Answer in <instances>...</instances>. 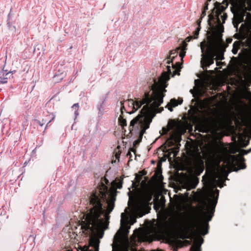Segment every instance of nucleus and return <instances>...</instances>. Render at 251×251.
Segmentation results:
<instances>
[{
    "mask_svg": "<svg viewBox=\"0 0 251 251\" xmlns=\"http://www.w3.org/2000/svg\"><path fill=\"white\" fill-rule=\"evenodd\" d=\"M154 208L156 210H159L160 209L161 211L164 210L165 208V203L163 201H159L155 202L154 204Z\"/></svg>",
    "mask_w": 251,
    "mask_h": 251,
    "instance_id": "16",
    "label": "nucleus"
},
{
    "mask_svg": "<svg viewBox=\"0 0 251 251\" xmlns=\"http://www.w3.org/2000/svg\"><path fill=\"white\" fill-rule=\"evenodd\" d=\"M249 143V141H247L246 143H240V144L242 147H245L248 145Z\"/></svg>",
    "mask_w": 251,
    "mask_h": 251,
    "instance_id": "26",
    "label": "nucleus"
},
{
    "mask_svg": "<svg viewBox=\"0 0 251 251\" xmlns=\"http://www.w3.org/2000/svg\"><path fill=\"white\" fill-rule=\"evenodd\" d=\"M127 251V250H125V251Z\"/></svg>",
    "mask_w": 251,
    "mask_h": 251,
    "instance_id": "34",
    "label": "nucleus"
},
{
    "mask_svg": "<svg viewBox=\"0 0 251 251\" xmlns=\"http://www.w3.org/2000/svg\"><path fill=\"white\" fill-rule=\"evenodd\" d=\"M182 100H176L175 99H172L170 100V103L167 105L168 109L170 111H173V107H175L177 106L178 104H180L182 102Z\"/></svg>",
    "mask_w": 251,
    "mask_h": 251,
    "instance_id": "14",
    "label": "nucleus"
},
{
    "mask_svg": "<svg viewBox=\"0 0 251 251\" xmlns=\"http://www.w3.org/2000/svg\"><path fill=\"white\" fill-rule=\"evenodd\" d=\"M180 135L177 132H176L173 133L170 138L167 140L166 144L169 146H171L174 144L178 143L180 142Z\"/></svg>",
    "mask_w": 251,
    "mask_h": 251,
    "instance_id": "10",
    "label": "nucleus"
},
{
    "mask_svg": "<svg viewBox=\"0 0 251 251\" xmlns=\"http://www.w3.org/2000/svg\"><path fill=\"white\" fill-rule=\"evenodd\" d=\"M224 44L220 40L203 41L201 43L202 52L201 63L203 70H206L207 66L214 63L215 56L217 66H219L222 64L220 61L224 59Z\"/></svg>",
    "mask_w": 251,
    "mask_h": 251,
    "instance_id": "5",
    "label": "nucleus"
},
{
    "mask_svg": "<svg viewBox=\"0 0 251 251\" xmlns=\"http://www.w3.org/2000/svg\"><path fill=\"white\" fill-rule=\"evenodd\" d=\"M8 74L6 71L2 69H0V83H4L6 82V79Z\"/></svg>",
    "mask_w": 251,
    "mask_h": 251,
    "instance_id": "15",
    "label": "nucleus"
},
{
    "mask_svg": "<svg viewBox=\"0 0 251 251\" xmlns=\"http://www.w3.org/2000/svg\"><path fill=\"white\" fill-rule=\"evenodd\" d=\"M240 45V43L239 41H236L234 43V44L233 45V49L232 50V51L233 54H235L237 53Z\"/></svg>",
    "mask_w": 251,
    "mask_h": 251,
    "instance_id": "17",
    "label": "nucleus"
},
{
    "mask_svg": "<svg viewBox=\"0 0 251 251\" xmlns=\"http://www.w3.org/2000/svg\"><path fill=\"white\" fill-rule=\"evenodd\" d=\"M228 118L225 115L217 116L211 121V126L217 129H223L228 124Z\"/></svg>",
    "mask_w": 251,
    "mask_h": 251,
    "instance_id": "9",
    "label": "nucleus"
},
{
    "mask_svg": "<svg viewBox=\"0 0 251 251\" xmlns=\"http://www.w3.org/2000/svg\"><path fill=\"white\" fill-rule=\"evenodd\" d=\"M144 215V214H142V215H141L140 216H142V215Z\"/></svg>",
    "mask_w": 251,
    "mask_h": 251,
    "instance_id": "32",
    "label": "nucleus"
},
{
    "mask_svg": "<svg viewBox=\"0 0 251 251\" xmlns=\"http://www.w3.org/2000/svg\"><path fill=\"white\" fill-rule=\"evenodd\" d=\"M120 153L119 152H116V153H115L116 159L119 160V159L120 158Z\"/></svg>",
    "mask_w": 251,
    "mask_h": 251,
    "instance_id": "28",
    "label": "nucleus"
},
{
    "mask_svg": "<svg viewBox=\"0 0 251 251\" xmlns=\"http://www.w3.org/2000/svg\"><path fill=\"white\" fill-rule=\"evenodd\" d=\"M250 77V78H249V79H251V77Z\"/></svg>",
    "mask_w": 251,
    "mask_h": 251,
    "instance_id": "33",
    "label": "nucleus"
},
{
    "mask_svg": "<svg viewBox=\"0 0 251 251\" xmlns=\"http://www.w3.org/2000/svg\"><path fill=\"white\" fill-rule=\"evenodd\" d=\"M251 96V93L249 92L245 93L243 94V97L245 99H248Z\"/></svg>",
    "mask_w": 251,
    "mask_h": 251,
    "instance_id": "23",
    "label": "nucleus"
},
{
    "mask_svg": "<svg viewBox=\"0 0 251 251\" xmlns=\"http://www.w3.org/2000/svg\"><path fill=\"white\" fill-rule=\"evenodd\" d=\"M207 9H208V3L206 2V3H205V6L204 7V11L202 12V14L205 15V11L207 10Z\"/></svg>",
    "mask_w": 251,
    "mask_h": 251,
    "instance_id": "25",
    "label": "nucleus"
},
{
    "mask_svg": "<svg viewBox=\"0 0 251 251\" xmlns=\"http://www.w3.org/2000/svg\"><path fill=\"white\" fill-rule=\"evenodd\" d=\"M177 149H176L175 152L174 153V156H176V152L178 151H176Z\"/></svg>",
    "mask_w": 251,
    "mask_h": 251,
    "instance_id": "30",
    "label": "nucleus"
},
{
    "mask_svg": "<svg viewBox=\"0 0 251 251\" xmlns=\"http://www.w3.org/2000/svg\"><path fill=\"white\" fill-rule=\"evenodd\" d=\"M118 120L119 125L122 127L123 129H124L125 126H126V120L124 119L122 116L119 117Z\"/></svg>",
    "mask_w": 251,
    "mask_h": 251,
    "instance_id": "18",
    "label": "nucleus"
},
{
    "mask_svg": "<svg viewBox=\"0 0 251 251\" xmlns=\"http://www.w3.org/2000/svg\"><path fill=\"white\" fill-rule=\"evenodd\" d=\"M168 126L169 127V129H168V128H163L162 129V132H163V134H166V133H167V132L168 131V130H169V129H170V128H171V125H170V123L168 124Z\"/></svg>",
    "mask_w": 251,
    "mask_h": 251,
    "instance_id": "22",
    "label": "nucleus"
},
{
    "mask_svg": "<svg viewBox=\"0 0 251 251\" xmlns=\"http://www.w3.org/2000/svg\"><path fill=\"white\" fill-rule=\"evenodd\" d=\"M200 23H201V21H199V23H198L199 27L197 28V30L194 32V34L193 35V38L194 39H197L198 37V35L199 34V31L200 30V29H201V27H200Z\"/></svg>",
    "mask_w": 251,
    "mask_h": 251,
    "instance_id": "20",
    "label": "nucleus"
},
{
    "mask_svg": "<svg viewBox=\"0 0 251 251\" xmlns=\"http://www.w3.org/2000/svg\"><path fill=\"white\" fill-rule=\"evenodd\" d=\"M186 46V43L183 42L181 47L170 51L169 56L164 61V63L167 64V71L162 73L157 82H154L158 87L163 86V89H165L167 85L166 82L169 80L170 75H172V76H174L176 75H179L181 64L175 61L177 58H180L181 61L183 60V58L185 55Z\"/></svg>",
    "mask_w": 251,
    "mask_h": 251,
    "instance_id": "4",
    "label": "nucleus"
},
{
    "mask_svg": "<svg viewBox=\"0 0 251 251\" xmlns=\"http://www.w3.org/2000/svg\"><path fill=\"white\" fill-rule=\"evenodd\" d=\"M245 125L247 128L251 131V116L246 120Z\"/></svg>",
    "mask_w": 251,
    "mask_h": 251,
    "instance_id": "19",
    "label": "nucleus"
},
{
    "mask_svg": "<svg viewBox=\"0 0 251 251\" xmlns=\"http://www.w3.org/2000/svg\"><path fill=\"white\" fill-rule=\"evenodd\" d=\"M227 150L226 148L217 146L212 151L213 156L218 164L216 167L210 170H206V175L202 178L204 184L208 189V198L203 201L202 205L199 208L198 212L203 219L198 215L193 216L189 220H186L185 214L182 211L185 208V199L182 196H175L171 201L170 217L158 220L151 227V231L154 233H161L171 227L177 228L188 235V238H194V243L191 251H200V247L203 243L201 235H205L208 232V222L210 221L215 206L217 202L219 190H214L216 185L223 187V183L227 176V172L237 171L245 168L243 155L251 151L242 150L237 155H228L223 157L222 153Z\"/></svg>",
    "mask_w": 251,
    "mask_h": 251,
    "instance_id": "1",
    "label": "nucleus"
},
{
    "mask_svg": "<svg viewBox=\"0 0 251 251\" xmlns=\"http://www.w3.org/2000/svg\"><path fill=\"white\" fill-rule=\"evenodd\" d=\"M128 218L126 216V215L125 213H122L121 214V226L127 230L130 228V226H128L129 224Z\"/></svg>",
    "mask_w": 251,
    "mask_h": 251,
    "instance_id": "13",
    "label": "nucleus"
},
{
    "mask_svg": "<svg viewBox=\"0 0 251 251\" xmlns=\"http://www.w3.org/2000/svg\"><path fill=\"white\" fill-rule=\"evenodd\" d=\"M140 239L141 238V235H140V237H139Z\"/></svg>",
    "mask_w": 251,
    "mask_h": 251,
    "instance_id": "31",
    "label": "nucleus"
},
{
    "mask_svg": "<svg viewBox=\"0 0 251 251\" xmlns=\"http://www.w3.org/2000/svg\"><path fill=\"white\" fill-rule=\"evenodd\" d=\"M136 222V220L134 218H131L129 221L130 222V225H133L134 223H135Z\"/></svg>",
    "mask_w": 251,
    "mask_h": 251,
    "instance_id": "24",
    "label": "nucleus"
},
{
    "mask_svg": "<svg viewBox=\"0 0 251 251\" xmlns=\"http://www.w3.org/2000/svg\"><path fill=\"white\" fill-rule=\"evenodd\" d=\"M78 104L77 103H75L73 105L72 108H74L75 110H77L78 109Z\"/></svg>",
    "mask_w": 251,
    "mask_h": 251,
    "instance_id": "27",
    "label": "nucleus"
},
{
    "mask_svg": "<svg viewBox=\"0 0 251 251\" xmlns=\"http://www.w3.org/2000/svg\"><path fill=\"white\" fill-rule=\"evenodd\" d=\"M228 1L232 5L231 10L234 15L233 24L234 27L237 29L239 24L244 21L248 35L247 44L249 46L251 44V14L247 12V11L251 10V0H226L222 3H216L211 14L209 16V24L210 21L216 20L217 29L219 32L223 31V26L222 25L227 18L224 11L228 6Z\"/></svg>",
    "mask_w": 251,
    "mask_h": 251,
    "instance_id": "2",
    "label": "nucleus"
},
{
    "mask_svg": "<svg viewBox=\"0 0 251 251\" xmlns=\"http://www.w3.org/2000/svg\"><path fill=\"white\" fill-rule=\"evenodd\" d=\"M213 100L212 98H209L204 99L203 100L199 101L198 103L201 109L207 108L212 104Z\"/></svg>",
    "mask_w": 251,
    "mask_h": 251,
    "instance_id": "12",
    "label": "nucleus"
},
{
    "mask_svg": "<svg viewBox=\"0 0 251 251\" xmlns=\"http://www.w3.org/2000/svg\"><path fill=\"white\" fill-rule=\"evenodd\" d=\"M153 178L155 181L156 184L158 186H160L163 179L162 172L160 168H158L157 169L153 176Z\"/></svg>",
    "mask_w": 251,
    "mask_h": 251,
    "instance_id": "11",
    "label": "nucleus"
},
{
    "mask_svg": "<svg viewBox=\"0 0 251 251\" xmlns=\"http://www.w3.org/2000/svg\"><path fill=\"white\" fill-rule=\"evenodd\" d=\"M192 155L193 158L190 161L188 169V174L184 175L181 181L184 188L187 190H191L196 187L198 183L197 176L200 175L204 170L203 162L198 147L194 149V152Z\"/></svg>",
    "mask_w": 251,
    "mask_h": 251,
    "instance_id": "6",
    "label": "nucleus"
},
{
    "mask_svg": "<svg viewBox=\"0 0 251 251\" xmlns=\"http://www.w3.org/2000/svg\"><path fill=\"white\" fill-rule=\"evenodd\" d=\"M229 151H230V152L231 153H236V152L238 151V150H237V148L235 147H231L229 149Z\"/></svg>",
    "mask_w": 251,
    "mask_h": 251,
    "instance_id": "21",
    "label": "nucleus"
},
{
    "mask_svg": "<svg viewBox=\"0 0 251 251\" xmlns=\"http://www.w3.org/2000/svg\"><path fill=\"white\" fill-rule=\"evenodd\" d=\"M152 93L150 95L149 93H145L144 98L142 100H128L123 103L121 102L122 105L121 111L123 113V110L129 114L134 113L142 105L146 103L149 106L150 104V109H156L163 102V99L164 97V93L166 90L163 89V86L158 87L157 84H154L151 86Z\"/></svg>",
    "mask_w": 251,
    "mask_h": 251,
    "instance_id": "3",
    "label": "nucleus"
},
{
    "mask_svg": "<svg viewBox=\"0 0 251 251\" xmlns=\"http://www.w3.org/2000/svg\"><path fill=\"white\" fill-rule=\"evenodd\" d=\"M151 199V195L148 193H142L134 201L133 205V210L137 213L138 211L144 209Z\"/></svg>",
    "mask_w": 251,
    "mask_h": 251,
    "instance_id": "8",
    "label": "nucleus"
},
{
    "mask_svg": "<svg viewBox=\"0 0 251 251\" xmlns=\"http://www.w3.org/2000/svg\"><path fill=\"white\" fill-rule=\"evenodd\" d=\"M231 41H232V39H231L229 38V39H226V42L228 44L230 43L231 42Z\"/></svg>",
    "mask_w": 251,
    "mask_h": 251,
    "instance_id": "29",
    "label": "nucleus"
},
{
    "mask_svg": "<svg viewBox=\"0 0 251 251\" xmlns=\"http://www.w3.org/2000/svg\"><path fill=\"white\" fill-rule=\"evenodd\" d=\"M156 109H150L149 106L145 105L141 110V114L131 121L128 127L130 133L139 132L141 138L147 129L149 127L152 119L151 115Z\"/></svg>",
    "mask_w": 251,
    "mask_h": 251,
    "instance_id": "7",
    "label": "nucleus"
}]
</instances>
